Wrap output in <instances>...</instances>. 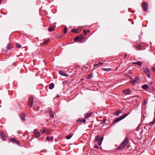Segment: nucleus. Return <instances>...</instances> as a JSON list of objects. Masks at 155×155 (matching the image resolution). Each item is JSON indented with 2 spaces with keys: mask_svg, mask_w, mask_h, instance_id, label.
<instances>
[{
  "mask_svg": "<svg viewBox=\"0 0 155 155\" xmlns=\"http://www.w3.org/2000/svg\"><path fill=\"white\" fill-rule=\"evenodd\" d=\"M129 142V139L127 137H126L124 140L121 143L117 148L118 149H121L124 147Z\"/></svg>",
  "mask_w": 155,
  "mask_h": 155,
  "instance_id": "obj_1",
  "label": "nucleus"
},
{
  "mask_svg": "<svg viewBox=\"0 0 155 155\" xmlns=\"http://www.w3.org/2000/svg\"><path fill=\"white\" fill-rule=\"evenodd\" d=\"M144 73L148 78L150 77V70L148 68L145 67L143 68Z\"/></svg>",
  "mask_w": 155,
  "mask_h": 155,
  "instance_id": "obj_2",
  "label": "nucleus"
},
{
  "mask_svg": "<svg viewBox=\"0 0 155 155\" xmlns=\"http://www.w3.org/2000/svg\"><path fill=\"white\" fill-rule=\"evenodd\" d=\"M33 97H29L28 98V105L30 107H31L33 105Z\"/></svg>",
  "mask_w": 155,
  "mask_h": 155,
  "instance_id": "obj_3",
  "label": "nucleus"
},
{
  "mask_svg": "<svg viewBox=\"0 0 155 155\" xmlns=\"http://www.w3.org/2000/svg\"><path fill=\"white\" fill-rule=\"evenodd\" d=\"M142 7L143 10L144 12H147V10L148 3L145 2H143L142 3Z\"/></svg>",
  "mask_w": 155,
  "mask_h": 155,
  "instance_id": "obj_4",
  "label": "nucleus"
},
{
  "mask_svg": "<svg viewBox=\"0 0 155 155\" xmlns=\"http://www.w3.org/2000/svg\"><path fill=\"white\" fill-rule=\"evenodd\" d=\"M46 133L47 135H49L50 133V130L48 128H45L43 130L42 133Z\"/></svg>",
  "mask_w": 155,
  "mask_h": 155,
  "instance_id": "obj_5",
  "label": "nucleus"
},
{
  "mask_svg": "<svg viewBox=\"0 0 155 155\" xmlns=\"http://www.w3.org/2000/svg\"><path fill=\"white\" fill-rule=\"evenodd\" d=\"M0 135L2 137V139L3 141L5 140L6 139V137L4 133L2 131H0Z\"/></svg>",
  "mask_w": 155,
  "mask_h": 155,
  "instance_id": "obj_6",
  "label": "nucleus"
},
{
  "mask_svg": "<svg viewBox=\"0 0 155 155\" xmlns=\"http://www.w3.org/2000/svg\"><path fill=\"white\" fill-rule=\"evenodd\" d=\"M34 134L35 137H39V131L38 130L35 129L34 130Z\"/></svg>",
  "mask_w": 155,
  "mask_h": 155,
  "instance_id": "obj_7",
  "label": "nucleus"
},
{
  "mask_svg": "<svg viewBox=\"0 0 155 155\" xmlns=\"http://www.w3.org/2000/svg\"><path fill=\"white\" fill-rule=\"evenodd\" d=\"M123 92L126 94H129L130 93V91L129 89H126L123 90Z\"/></svg>",
  "mask_w": 155,
  "mask_h": 155,
  "instance_id": "obj_8",
  "label": "nucleus"
},
{
  "mask_svg": "<svg viewBox=\"0 0 155 155\" xmlns=\"http://www.w3.org/2000/svg\"><path fill=\"white\" fill-rule=\"evenodd\" d=\"M25 114L24 113H23L21 114L20 116V117L21 118V119L23 120V121H25Z\"/></svg>",
  "mask_w": 155,
  "mask_h": 155,
  "instance_id": "obj_9",
  "label": "nucleus"
},
{
  "mask_svg": "<svg viewBox=\"0 0 155 155\" xmlns=\"http://www.w3.org/2000/svg\"><path fill=\"white\" fill-rule=\"evenodd\" d=\"M49 114H50V116L52 118L54 117V114L53 113V111L51 110V109H50V110H49Z\"/></svg>",
  "mask_w": 155,
  "mask_h": 155,
  "instance_id": "obj_10",
  "label": "nucleus"
},
{
  "mask_svg": "<svg viewBox=\"0 0 155 155\" xmlns=\"http://www.w3.org/2000/svg\"><path fill=\"white\" fill-rule=\"evenodd\" d=\"M59 74L63 76H67L68 75L67 74L65 73L64 72L62 71H59Z\"/></svg>",
  "mask_w": 155,
  "mask_h": 155,
  "instance_id": "obj_11",
  "label": "nucleus"
},
{
  "mask_svg": "<svg viewBox=\"0 0 155 155\" xmlns=\"http://www.w3.org/2000/svg\"><path fill=\"white\" fill-rule=\"evenodd\" d=\"M72 31L74 33H79L81 30L80 29H73L72 30Z\"/></svg>",
  "mask_w": 155,
  "mask_h": 155,
  "instance_id": "obj_12",
  "label": "nucleus"
},
{
  "mask_svg": "<svg viewBox=\"0 0 155 155\" xmlns=\"http://www.w3.org/2000/svg\"><path fill=\"white\" fill-rule=\"evenodd\" d=\"M121 113V111L120 110H117L116 113L115 114L116 116H118L119 114Z\"/></svg>",
  "mask_w": 155,
  "mask_h": 155,
  "instance_id": "obj_13",
  "label": "nucleus"
},
{
  "mask_svg": "<svg viewBox=\"0 0 155 155\" xmlns=\"http://www.w3.org/2000/svg\"><path fill=\"white\" fill-rule=\"evenodd\" d=\"M122 119L121 118V117H119L117 118L114 121L113 123H115L116 122H117L118 121H120V120H121Z\"/></svg>",
  "mask_w": 155,
  "mask_h": 155,
  "instance_id": "obj_14",
  "label": "nucleus"
},
{
  "mask_svg": "<svg viewBox=\"0 0 155 155\" xmlns=\"http://www.w3.org/2000/svg\"><path fill=\"white\" fill-rule=\"evenodd\" d=\"M142 88L144 89H147L148 88V87L147 84H144L142 86Z\"/></svg>",
  "mask_w": 155,
  "mask_h": 155,
  "instance_id": "obj_15",
  "label": "nucleus"
},
{
  "mask_svg": "<svg viewBox=\"0 0 155 155\" xmlns=\"http://www.w3.org/2000/svg\"><path fill=\"white\" fill-rule=\"evenodd\" d=\"M54 87V84L53 83H51L49 85V88L50 89H53Z\"/></svg>",
  "mask_w": 155,
  "mask_h": 155,
  "instance_id": "obj_16",
  "label": "nucleus"
},
{
  "mask_svg": "<svg viewBox=\"0 0 155 155\" xmlns=\"http://www.w3.org/2000/svg\"><path fill=\"white\" fill-rule=\"evenodd\" d=\"M92 112H90V113L87 114L85 117L86 118H88L90 117L92 115Z\"/></svg>",
  "mask_w": 155,
  "mask_h": 155,
  "instance_id": "obj_17",
  "label": "nucleus"
},
{
  "mask_svg": "<svg viewBox=\"0 0 155 155\" xmlns=\"http://www.w3.org/2000/svg\"><path fill=\"white\" fill-rule=\"evenodd\" d=\"M133 63L134 64H136L140 66H141L142 64V62L140 61H137V62H134Z\"/></svg>",
  "mask_w": 155,
  "mask_h": 155,
  "instance_id": "obj_18",
  "label": "nucleus"
},
{
  "mask_svg": "<svg viewBox=\"0 0 155 155\" xmlns=\"http://www.w3.org/2000/svg\"><path fill=\"white\" fill-rule=\"evenodd\" d=\"M102 70L104 71H109L111 70V69L110 68H103L102 69Z\"/></svg>",
  "mask_w": 155,
  "mask_h": 155,
  "instance_id": "obj_19",
  "label": "nucleus"
},
{
  "mask_svg": "<svg viewBox=\"0 0 155 155\" xmlns=\"http://www.w3.org/2000/svg\"><path fill=\"white\" fill-rule=\"evenodd\" d=\"M72 135H73V134H69L68 136L66 137V138L67 139H69L72 137Z\"/></svg>",
  "mask_w": 155,
  "mask_h": 155,
  "instance_id": "obj_20",
  "label": "nucleus"
},
{
  "mask_svg": "<svg viewBox=\"0 0 155 155\" xmlns=\"http://www.w3.org/2000/svg\"><path fill=\"white\" fill-rule=\"evenodd\" d=\"M53 137H49L48 136H47L46 138L47 140H53Z\"/></svg>",
  "mask_w": 155,
  "mask_h": 155,
  "instance_id": "obj_21",
  "label": "nucleus"
},
{
  "mask_svg": "<svg viewBox=\"0 0 155 155\" xmlns=\"http://www.w3.org/2000/svg\"><path fill=\"white\" fill-rule=\"evenodd\" d=\"M103 63H101L100 62H99L97 64H95L94 65V66H99V65H102L103 64Z\"/></svg>",
  "mask_w": 155,
  "mask_h": 155,
  "instance_id": "obj_22",
  "label": "nucleus"
},
{
  "mask_svg": "<svg viewBox=\"0 0 155 155\" xmlns=\"http://www.w3.org/2000/svg\"><path fill=\"white\" fill-rule=\"evenodd\" d=\"M100 138V136L99 135H97L96 136V138L95 139V141H97L98 140L99 138Z\"/></svg>",
  "mask_w": 155,
  "mask_h": 155,
  "instance_id": "obj_23",
  "label": "nucleus"
},
{
  "mask_svg": "<svg viewBox=\"0 0 155 155\" xmlns=\"http://www.w3.org/2000/svg\"><path fill=\"white\" fill-rule=\"evenodd\" d=\"M136 48L137 49L140 50L141 48V46L140 45H138L136 46Z\"/></svg>",
  "mask_w": 155,
  "mask_h": 155,
  "instance_id": "obj_24",
  "label": "nucleus"
},
{
  "mask_svg": "<svg viewBox=\"0 0 155 155\" xmlns=\"http://www.w3.org/2000/svg\"><path fill=\"white\" fill-rule=\"evenodd\" d=\"M12 48V45L10 44H8L7 45V48L8 49H10Z\"/></svg>",
  "mask_w": 155,
  "mask_h": 155,
  "instance_id": "obj_25",
  "label": "nucleus"
},
{
  "mask_svg": "<svg viewBox=\"0 0 155 155\" xmlns=\"http://www.w3.org/2000/svg\"><path fill=\"white\" fill-rule=\"evenodd\" d=\"M54 29V27H51L48 28V31H52Z\"/></svg>",
  "mask_w": 155,
  "mask_h": 155,
  "instance_id": "obj_26",
  "label": "nucleus"
},
{
  "mask_svg": "<svg viewBox=\"0 0 155 155\" xmlns=\"http://www.w3.org/2000/svg\"><path fill=\"white\" fill-rule=\"evenodd\" d=\"M9 140L12 142H15L16 141V140L14 138H11Z\"/></svg>",
  "mask_w": 155,
  "mask_h": 155,
  "instance_id": "obj_27",
  "label": "nucleus"
},
{
  "mask_svg": "<svg viewBox=\"0 0 155 155\" xmlns=\"http://www.w3.org/2000/svg\"><path fill=\"white\" fill-rule=\"evenodd\" d=\"M16 45L17 48H20L21 47V45L17 43H16Z\"/></svg>",
  "mask_w": 155,
  "mask_h": 155,
  "instance_id": "obj_28",
  "label": "nucleus"
},
{
  "mask_svg": "<svg viewBox=\"0 0 155 155\" xmlns=\"http://www.w3.org/2000/svg\"><path fill=\"white\" fill-rule=\"evenodd\" d=\"M155 123L153 121L149 124V125L150 126H152Z\"/></svg>",
  "mask_w": 155,
  "mask_h": 155,
  "instance_id": "obj_29",
  "label": "nucleus"
},
{
  "mask_svg": "<svg viewBox=\"0 0 155 155\" xmlns=\"http://www.w3.org/2000/svg\"><path fill=\"white\" fill-rule=\"evenodd\" d=\"M67 28L66 27H65L64 28V33L66 34L67 33Z\"/></svg>",
  "mask_w": 155,
  "mask_h": 155,
  "instance_id": "obj_30",
  "label": "nucleus"
},
{
  "mask_svg": "<svg viewBox=\"0 0 155 155\" xmlns=\"http://www.w3.org/2000/svg\"><path fill=\"white\" fill-rule=\"evenodd\" d=\"M80 37L79 36H78L74 38V41H78Z\"/></svg>",
  "mask_w": 155,
  "mask_h": 155,
  "instance_id": "obj_31",
  "label": "nucleus"
},
{
  "mask_svg": "<svg viewBox=\"0 0 155 155\" xmlns=\"http://www.w3.org/2000/svg\"><path fill=\"white\" fill-rule=\"evenodd\" d=\"M103 137H101L99 139V142H101L102 143L103 140Z\"/></svg>",
  "mask_w": 155,
  "mask_h": 155,
  "instance_id": "obj_32",
  "label": "nucleus"
},
{
  "mask_svg": "<svg viewBox=\"0 0 155 155\" xmlns=\"http://www.w3.org/2000/svg\"><path fill=\"white\" fill-rule=\"evenodd\" d=\"M49 41V39L47 40H46V41H45L44 42V45H45V44H47Z\"/></svg>",
  "mask_w": 155,
  "mask_h": 155,
  "instance_id": "obj_33",
  "label": "nucleus"
},
{
  "mask_svg": "<svg viewBox=\"0 0 155 155\" xmlns=\"http://www.w3.org/2000/svg\"><path fill=\"white\" fill-rule=\"evenodd\" d=\"M147 103V100H145L144 101L143 103V105H145Z\"/></svg>",
  "mask_w": 155,
  "mask_h": 155,
  "instance_id": "obj_34",
  "label": "nucleus"
},
{
  "mask_svg": "<svg viewBox=\"0 0 155 155\" xmlns=\"http://www.w3.org/2000/svg\"><path fill=\"white\" fill-rule=\"evenodd\" d=\"M137 80H138L137 79L135 78L134 80H133V83H136V82H137Z\"/></svg>",
  "mask_w": 155,
  "mask_h": 155,
  "instance_id": "obj_35",
  "label": "nucleus"
},
{
  "mask_svg": "<svg viewBox=\"0 0 155 155\" xmlns=\"http://www.w3.org/2000/svg\"><path fill=\"white\" fill-rule=\"evenodd\" d=\"M126 116H125V115L124 114V115L123 116H122L121 117H121V118L122 119H124V118H125Z\"/></svg>",
  "mask_w": 155,
  "mask_h": 155,
  "instance_id": "obj_36",
  "label": "nucleus"
},
{
  "mask_svg": "<svg viewBox=\"0 0 155 155\" xmlns=\"http://www.w3.org/2000/svg\"><path fill=\"white\" fill-rule=\"evenodd\" d=\"M126 116H125V115L124 114V115L123 116H122L121 117H121V118L122 119H124V118H125Z\"/></svg>",
  "mask_w": 155,
  "mask_h": 155,
  "instance_id": "obj_37",
  "label": "nucleus"
},
{
  "mask_svg": "<svg viewBox=\"0 0 155 155\" xmlns=\"http://www.w3.org/2000/svg\"><path fill=\"white\" fill-rule=\"evenodd\" d=\"M152 70L153 72L155 71V67L152 68Z\"/></svg>",
  "mask_w": 155,
  "mask_h": 155,
  "instance_id": "obj_38",
  "label": "nucleus"
},
{
  "mask_svg": "<svg viewBox=\"0 0 155 155\" xmlns=\"http://www.w3.org/2000/svg\"><path fill=\"white\" fill-rule=\"evenodd\" d=\"M94 147L95 148L98 149V146L97 145H95L94 146Z\"/></svg>",
  "mask_w": 155,
  "mask_h": 155,
  "instance_id": "obj_39",
  "label": "nucleus"
},
{
  "mask_svg": "<svg viewBox=\"0 0 155 155\" xmlns=\"http://www.w3.org/2000/svg\"><path fill=\"white\" fill-rule=\"evenodd\" d=\"M82 121L83 122H84V123L86 121V120L85 119H83L82 120Z\"/></svg>",
  "mask_w": 155,
  "mask_h": 155,
  "instance_id": "obj_40",
  "label": "nucleus"
},
{
  "mask_svg": "<svg viewBox=\"0 0 155 155\" xmlns=\"http://www.w3.org/2000/svg\"><path fill=\"white\" fill-rule=\"evenodd\" d=\"M101 143H102L101 142H99V141H98V144L99 145H101Z\"/></svg>",
  "mask_w": 155,
  "mask_h": 155,
  "instance_id": "obj_41",
  "label": "nucleus"
},
{
  "mask_svg": "<svg viewBox=\"0 0 155 155\" xmlns=\"http://www.w3.org/2000/svg\"><path fill=\"white\" fill-rule=\"evenodd\" d=\"M91 75H89L88 76V78H91Z\"/></svg>",
  "mask_w": 155,
  "mask_h": 155,
  "instance_id": "obj_42",
  "label": "nucleus"
},
{
  "mask_svg": "<svg viewBox=\"0 0 155 155\" xmlns=\"http://www.w3.org/2000/svg\"><path fill=\"white\" fill-rule=\"evenodd\" d=\"M15 142L18 145L19 144V143H18V141H15Z\"/></svg>",
  "mask_w": 155,
  "mask_h": 155,
  "instance_id": "obj_43",
  "label": "nucleus"
},
{
  "mask_svg": "<svg viewBox=\"0 0 155 155\" xmlns=\"http://www.w3.org/2000/svg\"><path fill=\"white\" fill-rule=\"evenodd\" d=\"M84 34H85V35H86V30H84Z\"/></svg>",
  "mask_w": 155,
  "mask_h": 155,
  "instance_id": "obj_44",
  "label": "nucleus"
},
{
  "mask_svg": "<svg viewBox=\"0 0 155 155\" xmlns=\"http://www.w3.org/2000/svg\"><path fill=\"white\" fill-rule=\"evenodd\" d=\"M106 120H104L103 121H102V122L103 123H104L105 122H106Z\"/></svg>",
  "mask_w": 155,
  "mask_h": 155,
  "instance_id": "obj_45",
  "label": "nucleus"
},
{
  "mask_svg": "<svg viewBox=\"0 0 155 155\" xmlns=\"http://www.w3.org/2000/svg\"><path fill=\"white\" fill-rule=\"evenodd\" d=\"M124 114L125 115V116H127L128 115V114Z\"/></svg>",
  "mask_w": 155,
  "mask_h": 155,
  "instance_id": "obj_46",
  "label": "nucleus"
},
{
  "mask_svg": "<svg viewBox=\"0 0 155 155\" xmlns=\"http://www.w3.org/2000/svg\"><path fill=\"white\" fill-rule=\"evenodd\" d=\"M154 123L155 122V118L154 120L153 121Z\"/></svg>",
  "mask_w": 155,
  "mask_h": 155,
  "instance_id": "obj_47",
  "label": "nucleus"
},
{
  "mask_svg": "<svg viewBox=\"0 0 155 155\" xmlns=\"http://www.w3.org/2000/svg\"><path fill=\"white\" fill-rule=\"evenodd\" d=\"M127 56V54H125V57H126Z\"/></svg>",
  "mask_w": 155,
  "mask_h": 155,
  "instance_id": "obj_48",
  "label": "nucleus"
},
{
  "mask_svg": "<svg viewBox=\"0 0 155 155\" xmlns=\"http://www.w3.org/2000/svg\"><path fill=\"white\" fill-rule=\"evenodd\" d=\"M83 79H81V81H83Z\"/></svg>",
  "mask_w": 155,
  "mask_h": 155,
  "instance_id": "obj_49",
  "label": "nucleus"
},
{
  "mask_svg": "<svg viewBox=\"0 0 155 155\" xmlns=\"http://www.w3.org/2000/svg\"><path fill=\"white\" fill-rule=\"evenodd\" d=\"M1 2V0H0V3Z\"/></svg>",
  "mask_w": 155,
  "mask_h": 155,
  "instance_id": "obj_50",
  "label": "nucleus"
},
{
  "mask_svg": "<svg viewBox=\"0 0 155 155\" xmlns=\"http://www.w3.org/2000/svg\"><path fill=\"white\" fill-rule=\"evenodd\" d=\"M87 31L88 32H89V31L88 30Z\"/></svg>",
  "mask_w": 155,
  "mask_h": 155,
  "instance_id": "obj_51",
  "label": "nucleus"
}]
</instances>
